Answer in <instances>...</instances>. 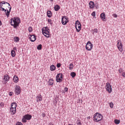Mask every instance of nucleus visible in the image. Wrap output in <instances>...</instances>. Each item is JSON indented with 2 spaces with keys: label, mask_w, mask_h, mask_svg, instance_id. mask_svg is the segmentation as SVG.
Returning a JSON list of instances; mask_svg holds the SVG:
<instances>
[{
  "label": "nucleus",
  "mask_w": 125,
  "mask_h": 125,
  "mask_svg": "<svg viewBox=\"0 0 125 125\" xmlns=\"http://www.w3.org/2000/svg\"><path fill=\"white\" fill-rule=\"evenodd\" d=\"M10 20L11 25H13L14 28H16L17 26H19L20 21L19 18L18 17H14L11 19Z\"/></svg>",
  "instance_id": "1"
},
{
  "label": "nucleus",
  "mask_w": 125,
  "mask_h": 125,
  "mask_svg": "<svg viewBox=\"0 0 125 125\" xmlns=\"http://www.w3.org/2000/svg\"><path fill=\"white\" fill-rule=\"evenodd\" d=\"M102 115L100 114L96 113L94 115L93 120L96 122L101 121L103 118Z\"/></svg>",
  "instance_id": "2"
},
{
  "label": "nucleus",
  "mask_w": 125,
  "mask_h": 125,
  "mask_svg": "<svg viewBox=\"0 0 125 125\" xmlns=\"http://www.w3.org/2000/svg\"><path fill=\"white\" fill-rule=\"evenodd\" d=\"M81 25L80 22L78 21H77L75 23V27L78 32H79L81 29Z\"/></svg>",
  "instance_id": "3"
},
{
  "label": "nucleus",
  "mask_w": 125,
  "mask_h": 125,
  "mask_svg": "<svg viewBox=\"0 0 125 125\" xmlns=\"http://www.w3.org/2000/svg\"><path fill=\"white\" fill-rule=\"evenodd\" d=\"M105 88L106 91L109 93H111L112 91L111 85L109 83H106Z\"/></svg>",
  "instance_id": "4"
},
{
  "label": "nucleus",
  "mask_w": 125,
  "mask_h": 125,
  "mask_svg": "<svg viewBox=\"0 0 125 125\" xmlns=\"http://www.w3.org/2000/svg\"><path fill=\"white\" fill-rule=\"evenodd\" d=\"M92 47L93 44L90 41H88L86 45V49L88 51H90L92 49Z\"/></svg>",
  "instance_id": "5"
},
{
  "label": "nucleus",
  "mask_w": 125,
  "mask_h": 125,
  "mask_svg": "<svg viewBox=\"0 0 125 125\" xmlns=\"http://www.w3.org/2000/svg\"><path fill=\"white\" fill-rule=\"evenodd\" d=\"M42 32L44 35L47 38H49L50 37V33L49 30H44L43 29H42Z\"/></svg>",
  "instance_id": "6"
},
{
  "label": "nucleus",
  "mask_w": 125,
  "mask_h": 125,
  "mask_svg": "<svg viewBox=\"0 0 125 125\" xmlns=\"http://www.w3.org/2000/svg\"><path fill=\"white\" fill-rule=\"evenodd\" d=\"M68 22L67 17L66 16H63L62 19V23L63 25H65Z\"/></svg>",
  "instance_id": "7"
},
{
  "label": "nucleus",
  "mask_w": 125,
  "mask_h": 125,
  "mask_svg": "<svg viewBox=\"0 0 125 125\" xmlns=\"http://www.w3.org/2000/svg\"><path fill=\"white\" fill-rule=\"evenodd\" d=\"M15 94L18 95L20 94V89L19 86L16 85L15 87Z\"/></svg>",
  "instance_id": "8"
},
{
  "label": "nucleus",
  "mask_w": 125,
  "mask_h": 125,
  "mask_svg": "<svg viewBox=\"0 0 125 125\" xmlns=\"http://www.w3.org/2000/svg\"><path fill=\"white\" fill-rule=\"evenodd\" d=\"M117 46L120 51L122 52L123 50V47L122 43H120L119 44V42H118Z\"/></svg>",
  "instance_id": "9"
},
{
  "label": "nucleus",
  "mask_w": 125,
  "mask_h": 125,
  "mask_svg": "<svg viewBox=\"0 0 125 125\" xmlns=\"http://www.w3.org/2000/svg\"><path fill=\"white\" fill-rule=\"evenodd\" d=\"M31 37H30V40L31 42H34L36 40V38L35 35H30Z\"/></svg>",
  "instance_id": "10"
},
{
  "label": "nucleus",
  "mask_w": 125,
  "mask_h": 125,
  "mask_svg": "<svg viewBox=\"0 0 125 125\" xmlns=\"http://www.w3.org/2000/svg\"><path fill=\"white\" fill-rule=\"evenodd\" d=\"M60 74H57L56 76V82H57L61 83L62 81V79L60 78L59 76Z\"/></svg>",
  "instance_id": "11"
},
{
  "label": "nucleus",
  "mask_w": 125,
  "mask_h": 125,
  "mask_svg": "<svg viewBox=\"0 0 125 125\" xmlns=\"http://www.w3.org/2000/svg\"><path fill=\"white\" fill-rule=\"evenodd\" d=\"M3 78V80H5V81H9L10 79V77L8 75L6 74H5Z\"/></svg>",
  "instance_id": "12"
},
{
  "label": "nucleus",
  "mask_w": 125,
  "mask_h": 125,
  "mask_svg": "<svg viewBox=\"0 0 125 125\" xmlns=\"http://www.w3.org/2000/svg\"><path fill=\"white\" fill-rule=\"evenodd\" d=\"M89 7L91 8H92L94 7V2L92 1H90L89 4Z\"/></svg>",
  "instance_id": "13"
},
{
  "label": "nucleus",
  "mask_w": 125,
  "mask_h": 125,
  "mask_svg": "<svg viewBox=\"0 0 125 125\" xmlns=\"http://www.w3.org/2000/svg\"><path fill=\"white\" fill-rule=\"evenodd\" d=\"M11 108L16 109V107H17L16 103L14 102L12 103L11 104Z\"/></svg>",
  "instance_id": "14"
},
{
  "label": "nucleus",
  "mask_w": 125,
  "mask_h": 125,
  "mask_svg": "<svg viewBox=\"0 0 125 125\" xmlns=\"http://www.w3.org/2000/svg\"><path fill=\"white\" fill-rule=\"evenodd\" d=\"M24 116V117L27 120H30L31 119L32 117L31 115L29 114L25 115Z\"/></svg>",
  "instance_id": "15"
},
{
  "label": "nucleus",
  "mask_w": 125,
  "mask_h": 125,
  "mask_svg": "<svg viewBox=\"0 0 125 125\" xmlns=\"http://www.w3.org/2000/svg\"><path fill=\"white\" fill-rule=\"evenodd\" d=\"M10 110L11 114L14 115L15 113L16 112V109L10 108Z\"/></svg>",
  "instance_id": "16"
},
{
  "label": "nucleus",
  "mask_w": 125,
  "mask_h": 125,
  "mask_svg": "<svg viewBox=\"0 0 125 125\" xmlns=\"http://www.w3.org/2000/svg\"><path fill=\"white\" fill-rule=\"evenodd\" d=\"M54 10L56 11H58L60 9V7L58 5H56L54 7Z\"/></svg>",
  "instance_id": "17"
},
{
  "label": "nucleus",
  "mask_w": 125,
  "mask_h": 125,
  "mask_svg": "<svg viewBox=\"0 0 125 125\" xmlns=\"http://www.w3.org/2000/svg\"><path fill=\"white\" fill-rule=\"evenodd\" d=\"M47 16L49 17L50 18L52 16V13L51 11H48L47 12Z\"/></svg>",
  "instance_id": "18"
},
{
  "label": "nucleus",
  "mask_w": 125,
  "mask_h": 125,
  "mask_svg": "<svg viewBox=\"0 0 125 125\" xmlns=\"http://www.w3.org/2000/svg\"><path fill=\"white\" fill-rule=\"evenodd\" d=\"M11 7H10L9 11L8 10H7V12H5V14L8 17L10 15V12Z\"/></svg>",
  "instance_id": "19"
},
{
  "label": "nucleus",
  "mask_w": 125,
  "mask_h": 125,
  "mask_svg": "<svg viewBox=\"0 0 125 125\" xmlns=\"http://www.w3.org/2000/svg\"><path fill=\"white\" fill-rule=\"evenodd\" d=\"M13 80L14 82L16 83L18 82V78L16 76H15L13 78Z\"/></svg>",
  "instance_id": "20"
},
{
  "label": "nucleus",
  "mask_w": 125,
  "mask_h": 125,
  "mask_svg": "<svg viewBox=\"0 0 125 125\" xmlns=\"http://www.w3.org/2000/svg\"><path fill=\"white\" fill-rule=\"evenodd\" d=\"M100 17L103 20L105 18V15L104 13H103L100 15Z\"/></svg>",
  "instance_id": "21"
},
{
  "label": "nucleus",
  "mask_w": 125,
  "mask_h": 125,
  "mask_svg": "<svg viewBox=\"0 0 125 125\" xmlns=\"http://www.w3.org/2000/svg\"><path fill=\"white\" fill-rule=\"evenodd\" d=\"M56 68L55 67L54 65H52L50 66V70H51L52 71L54 70Z\"/></svg>",
  "instance_id": "22"
},
{
  "label": "nucleus",
  "mask_w": 125,
  "mask_h": 125,
  "mask_svg": "<svg viewBox=\"0 0 125 125\" xmlns=\"http://www.w3.org/2000/svg\"><path fill=\"white\" fill-rule=\"evenodd\" d=\"M8 4L9 6H10V4L9 3H8L7 2H5L4 1H2L1 2H0V5H1V4Z\"/></svg>",
  "instance_id": "23"
},
{
  "label": "nucleus",
  "mask_w": 125,
  "mask_h": 125,
  "mask_svg": "<svg viewBox=\"0 0 125 125\" xmlns=\"http://www.w3.org/2000/svg\"><path fill=\"white\" fill-rule=\"evenodd\" d=\"M37 102L41 101L42 100V98L40 96H37Z\"/></svg>",
  "instance_id": "24"
},
{
  "label": "nucleus",
  "mask_w": 125,
  "mask_h": 125,
  "mask_svg": "<svg viewBox=\"0 0 125 125\" xmlns=\"http://www.w3.org/2000/svg\"><path fill=\"white\" fill-rule=\"evenodd\" d=\"M11 54L12 57H14L15 55V51L14 50H12L11 52Z\"/></svg>",
  "instance_id": "25"
},
{
  "label": "nucleus",
  "mask_w": 125,
  "mask_h": 125,
  "mask_svg": "<svg viewBox=\"0 0 125 125\" xmlns=\"http://www.w3.org/2000/svg\"><path fill=\"white\" fill-rule=\"evenodd\" d=\"M14 41L16 42H19V38L17 37H15L14 38Z\"/></svg>",
  "instance_id": "26"
},
{
  "label": "nucleus",
  "mask_w": 125,
  "mask_h": 125,
  "mask_svg": "<svg viewBox=\"0 0 125 125\" xmlns=\"http://www.w3.org/2000/svg\"><path fill=\"white\" fill-rule=\"evenodd\" d=\"M53 81L52 79H50L49 81V83L50 85H52L53 84Z\"/></svg>",
  "instance_id": "27"
},
{
  "label": "nucleus",
  "mask_w": 125,
  "mask_h": 125,
  "mask_svg": "<svg viewBox=\"0 0 125 125\" xmlns=\"http://www.w3.org/2000/svg\"><path fill=\"white\" fill-rule=\"evenodd\" d=\"M70 75L72 78H73L75 76L76 74L75 72H73L71 73Z\"/></svg>",
  "instance_id": "28"
},
{
  "label": "nucleus",
  "mask_w": 125,
  "mask_h": 125,
  "mask_svg": "<svg viewBox=\"0 0 125 125\" xmlns=\"http://www.w3.org/2000/svg\"><path fill=\"white\" fill-rule=\"evenodd\" d=\"M120 120L115 119L114 120V122L116 124H119L120 123Z\"/></svg>",
  "instance_id": "29"
},
{
  "label": "nucleus",
  "mask_w": 125,
  "mask_h": 125,
  "mask_svg": "<svg viewBox=\"0 0 125 125\" xmlns=\"http://www.w3.org/2000/svg\"><path fill=\"white\" fill-rule=\"evenodd\" d=\"M42 48V45L41 44H39L37 47V49L38 50H41Z\"/></svg>",
  "instance_id": "30"
},
{
  "label": "nucleus",
  "mask_w": 125,
  "mask_h": 125,
  "mask_svg": "<svg viewBox=\"0 0 125 125\" xmlns=\"http://www.w3.org/2000/svg\"><path fill=\"white\" fill-rule=\"evenodd\" d=\"M69 65H70V66L69 67V68L70 69V70L72 69L73 68V64L72 63H71Z\"/></svg>",
  "instance_id": "31"
},
{
  "label": "nucleus",
  "mask_w": 125,
  "mask_h": 125,
  "mask_svg": "<svg viewBox=\"0 0 125 125\" xmlns=\"http://www.w3.org/2000/svg\"><path fill=\"white\" fill-rule=\"evenodd\" d=\"M76 122L77 124V125H82V123L80 120H78Z\"/></svg>",
  "instance_id": "32"
},
{
  "label": "nucleus",
  "mask_w": 125,
  "mask_h": 125,
  "mask_svg": "<svg viewBox=\"0 0 125 125\" xmlns=\"http://www.w3.org/2000/svg\"><path fill=\"white\" fill-rule=\"evenodd\" d=\"M28 31L29 32H32V28L31 27H30L28 29Z\"/></svg>",
  "instance_id": "33"
},
{
  "label": "nucleus",
  "mask_w": 125,
  "mask_h": 125,
  "mask_svg": "<svg viewBox=\"0 0 125 125\" xmlns=\"http://www.w3.org/2000/svg\"><path fill=\"white\" fill-rule=\"evenodd\" d=\"M27 119L24 117V116L23 118L22 119V122L24 123L26 122H27Z\"/></svg>",
  "instance_id": "34"
},
{
  "label": "nucleus",
  "mask_w": 125,
  "mask_h": 125,
  "mask_svg": "<svg viewBox=\"0 0 125 125\" xmlns=\"http://www.w3.org/2000/svg\"><path fill=\"white\" fill-rule=\"evenodd\" d=\"M93 34H94V32L97 33L98 32V30L97 29H95L93 30Z\"/></svg>",
  "instance_id": "35"
},
{
  "label": "nucleus",
  "mask_w": 125,
  "mask_h": 125,
  "mask_svg": "<svg viewBox=\"0 0 125 125\" xmlns=\"http://www.w3.org/2000/svg\"><path fill=\"white\" fill-rule=\"evenodd\" d=\"M110 106L111 108H112L113 107L114 104L112 102H111L110 103Z\"/></svg>",
  "instance_id": "36"
},
{
  "label": "nucleus",
  "mask_w": 125,
  "mask_h": 125,
  "mask_svg": "<svg viewBox=\"0 0 125 125\" xmlns=\"http://www.w3.org/2000/svg\"><path fill=\"white\" fill-rule=\"evenodd\" d=\"M42 29H43L44 30H48L50 31V30L48 28V27H46L42 28Z\"/></svg>",
  "instance_id": "37"
},
{
  "label": "nucleus",
  "mask_w": 125,
  "mask_h": 125,
  "mask_svg": "<svg viewBox=\"0 0 125 125\" xmlns=\"http://www.w3.org/2000/svg\"><path fill=\"white\" fill-rule=\"evenodd\" d=\"M51 19H48V23H50L51 24H52V22H51Z\"/></svg>",
  "instance_id": "38"
},
{
  "label": "nucleus",
  "mask_w": 125,
  "mask_h": 125,
  "mask_svg": "<svg viewBox=\"0 0 125 125\" xmlns=\"http://www.w3.org/2000/svg\"><path fill=\"white\" fill-rule=\"evenodd\" d=\"M58 74H60L59 75V77L60 78H61L62 79V75H63L62 73H59Z\"/></svg>",
  "instance_id": "39"
},
{
  "label": "nucleus",
  "mask_w": 125,
  "mask_h": 125,
  "mask_svg": "<svg viewBox=\"0 0 125 125\" xmlns=\"http://www.w3.org/2000/svg\"><path fill=\"white\" fill-rule=\"evenodd\" d=\"M92 15L94 16V17L95 16V11H93L91 14Z\"/></svg>",
  "instance_id": "40"
},
{
  "label": "nucleus",
  "mask_w": 125,
  "mask_h": 125,
  "mask_svg": "<svg viewBox=\"0 0 125 125\" xmlns=\"http://www.w3.org/2000/svg\"><path fill=\"white\" fill-rule=\"evenodd\" d=\"M16 125H23L21 122H18L16 124Z\"/></svg>",
  "instance_id": "41"
},
{
  "label": "nucleus",
  "mask_w": 125,
  "mask_h": 125,
  "mask_svg": "<svg viewBox=\"0 0 125 125\" xmlns=\"http://www.w3.org/2000/svg\"><path fill=\"white\" fill-rule=\"evenodd\" d=\"M0 105L2 107H3L4 106L3 103H0Z\"/></svg>",
  "instance_id": "42"
},
{
  "label": "nucleus",
  "mask_w": 125,
  "mask_h": 125,
  "mask_svg": "<svg viewBox=\"0 0 125 125\" xmlns=\"http://www.w3.org/2000/svg\"><path fill=\"white\" fill-rule=\"evenodd\" d=\"M122 75L123 77H125V72H123L122 73Z\"/></svg>",
  "instance_id": "43"
},
{
  "label": "nucleus",
  "mask_w": 125,
  "mask_h": 125,
  "mask_svg": "<svg viewBox=\"0 0 125 125\" xmlns=\"http://www.w3.org/2000/svg\"><path fill=\"white\" fill-rule=\"evenodd\" d=\"M112 16L115 18H116L117 17V15L116 14H114L112 15Z\"/></svg>",
  "instance_id": "44"
},
{
  "label": "nucleus",
  "mask_w": 125,
  "mask_h": 125,
  "mask_svg": "<svg viewBox=\"0 0 125 125\" xmlns=\"http://www.w3.org/2000/svg\"><path fill=\"white\" fill-rule=\"evenodd\" d=\"M61 66V64L60 63H58L57 65V66L58 67H60Z\"/></svg>",
  "instance_id": "45"
},
{
  "label": "nucleus",
  "mask_w": 125,
  "mask_h": 125,
  "mask_svg": "<svg viewBox=\"0 0 125 125\" xmlns=\"http://www.w3.org/2000/svg\"><path fill=\"white\" fill-rule=\"evenodd\" d=\"M119 71V73H120L123 72V69L121 68L120 69Z\"/></svg>",
  "instance_id": "46"
},
{
  "label": "nucleus",
  "mask_w": 125,
  "mask_h": 125,
  "mask_svg": "<svg viewBox=\"0 0 125 125\" xmlns=\"http://www.w3.org/2000/svg\"><path fill=\"white\" fill-rule=\"evenodd\" d=\"M13 93L12 92H10L9 93V95L10 96H11L12 95Z\"/></svg>",
  "instance_id": "47"
},
{
  "label": "nucleus",
  "mask_w": 125,
  "mask_h": 125,
  "mask_svg": "<svg viewBox=\"0 0 125 125\" xmlns=\"http://www.w3.org/2000/svg\"><path fill=\"white\" fill-rule=\"evenodd\" d=\"M42 116L43 117H44L45 116V114L44 113H42Z\"/></svg>",
  "instance_id": "48"
},
{
  "label": "nucleus",
  "mask_w": 125,
  "mask_h": 125,
  "mask_svg": "<svg viewBox=\"0 0 125 125\" xmlns=\"http://www.w3.org/2000/svg\"><path fill=\"white\" fill-rule=\"evenodd\" d=\"M65 91L66 92L68 91V88L67 87H65Z\"/></svg>",
  "instance_id": "49"
},
{
  "label": "nucleus",
  "mask_w": 125,
  "mask_h": 125,
  "mask_svg": "<svg viewBox=\"0 0 125 125\" xmlns=\"http://www.w3.org/2000/svg\"><path fill=\"white\" fill-rule=\"evenodd\" d=\"M48 125H54L52 123H50Z\"/></svg>",
  "instance_id": "50"
},
{
  "label": "nucleus",
  "mask_w": 125,
  "mask_h": 125,
  "mask_svg": "<svg viewBox=\"0 0 125 125\" xmlns=\"http://www.w3.org/2000/svg\"><path fill=\"white\" fill-rule=\"evenodd\" d=\"M13 49L14 50H16V47H14L13 48Z\"/></svg>",
  "instance_id": "51"
},
{
  "label": "nucleus",
  "mask_w": 125,
  "mask_h": 125,
  "mask_svg": "<svg viewBox=\"0 0 125 125\" xmlns=\"http://www.w3.org/2000/svg\"><path fill=\"white\" fill-rule=\"evenodd\" d=\"M1 8L2 9V10H3V11L5 9H4V8H3L2 7H1Z\"/></svg>",
  "instance_id": "52"
},
{
  "label": "nucleus",
  "mask_w": 125,
  "mask_h": 125,
  "mask_svg": "<svg viewBox=\"0 0 125 125\" xmlns=\"http://www.w3.org/2000/svg\"><path fill=\"white\" fill-rule=\"evenodd\" d=\"M0 8H1V7H2V6H3V4L1 5H0Z\"/></svg>",
  "instance_id": "53"
},
{
  "label": "nucleus",
  "mask_w": 125,
  "mask_h": 125,
  "mask_svg": "<svg viewBox=\"0 0 125 125\" xmlns=\"http://www.w3.org/2000/svg\"><path fill=\"white\" fill-rule=\"evenodd\" d=\"M54 102H55V103H57V101H56V100H55V101H54Z\"/></svg>",
  "instance_id": "54"
},
{
  "label": "nucleus",
  "mask_w": 125,
  "mask_h": 125,
  "mask_svg": "<svg viewBox=\"0 0 125 125\" xmlns=\"http://www.w3.org/2000/svg\"><path fill=\"white\" fill-rule=\"evenodd\" d=\"M5 12H6V10L5 9H4V10H3Z\"/></svg>",
  "instance_id": "55"
},
{
  "label": "nucleus",
  "mask_w": 125,
  "mask_h": 125,
  "mask_svg": "<svg viewBox=\"0 0 125 125\" xmlns=\"http://www.w3.org/2000/svg\"><path fill=\"white\" fill-rule=\"evenodd\" d=\"M90 116H88V117H87V118H89V119H90Z\"/></svg>",
  "instance_id": "56"
},
{
  "label": "nucleus",
  "mask_w": 125,
  "mask_h": 125,
  "mask_svg": "<svg viewBox=\"0 0 125 125\" xmlns=\"http://www.w3.org/2000/svg\"><path fill=\"white\" fill-rule=\"evenodd\" d=\"M51 1H53V0H50Z\"/></svg>",
  "instance_id": "57"
},
{
  "label": "nucleus",
  "mask_w": 125,
  "mask_h": 125,
  "mask_svg": "<svg viewBox=\"0 0 125 125\" xmlns=\"http://www.w3.org/2000/svg\"><path fill=\"white\" fill-rule=\"evenodd\" d=\"M69 125H71V124H69Z\"/></svg>",
  "instance_id": "58"
}]
</instances>
